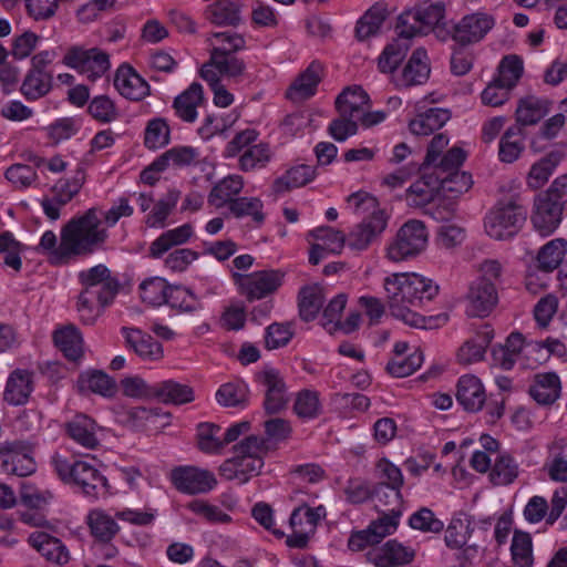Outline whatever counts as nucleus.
Instances as JSON below:
<instances>
[{
	"label": "nucleus",
	"mask_w": 567,
	"mask_h": 567,
	"mask_svg": "<svg viewBox=\"0 0 567 567\" xmlns=\"http://www.w3.org/2000/svg\"><path fill=\"white\" fill-rule=\"evenodd\" d=\"M91 533L101 542H110L120 530L114 518L102 509H94L87 515Z\"/></svg>",
	"instance_id": "3c124183"
},
{
	"label": "nucleus",
	"mask_w": 567,
	"mask_h": 567,
	"mask_svg": "<svg viewBox=\"0 0 567 567\" xmlns=\"http://www.w3.org/2000/svg\"><path fill=\"white\" fill-rule=\"evenodd\" d=\"M246 71V63L244 60L237 58L235 54L209 56L200 69V76L206 82H215L220 80L221 76L238 81Z\"/></svg>",
	"instance_id": "2eb2a0df"
},
{
	"label": "nucleus",
	"mask_w": 567,
	"mask_h": 567,
	"mask_svg": "<svg viewBox=\"0 0 567 567\" xmlns=\"http://www.w3.org/2000/svg\"><path fill=\"white\" fill-rule=\"evenodd\" d=\"M323 290L318 285L307 286L299 291V313L302 320H313L323 305Z\"/></svg>",
	"instance_id": "c03bdc74"
},
{
	"label": "nucleus",
	"mask_w": 567,
	"mask_h": 567,
	"mask_svg": "<svg viewBox=\"0 0 567 567\" xmlns=\"http://www.w3.org/2000/svg\"><path fill=\"white\" fill-rule=\"evenodd\" d=\"M33 446L27 441H7L0 444V471L17 476H28L35 472Z\"/></svg>",
	"instance_id": "6e6552de"
},
{
	"label": "nucleus",
	"mask_w": 567,
	"mask_h": 567,
	"mask_svg": "<svg viewBox=\"0 0 567 567\" xmlns=\"http://www.w3.org/2000/svg\"><path fill=\"white\" fill-rule=\"evenodd\" d=\"M444 16L445 6L442 1L426 4L420 1L416 8L403 12L395 27L398 39L386 45L379 58L381 72H393L410 49V40L439 29Z\"/></svg>",
	"instance_id": "f03ea898"
},
{
	"label": "nucleus",
	"mask_w": 567,
	"mask_h": 567,
	"mask_svg": "<svg viewBox=\"0 0 567 567\" xmlns=\"http://www.w3.org/2000/svg\"><path fill=\"white\" fill-rule=\"evenodd\" d=\"M348 204L358 215L369 214L349 233L347 245L354 251H363L377 240L388 226L389 216L379 207L378 199L367 192L353 193L348 197Z\"/></svg>",
	"instance_id": "20e7f679"
},
{
	"label": "nucleus",
	"mask_w": 567,
	"mask_h": 567,
	"mask_svg": "<svg viewBox=\"0 0 567 567\" xmlns=\"http://www.w3.org/2000/svg\"><path fill=\"white\" fill-rule=\"evenodd\" d=\"M122 332L126 346L142 360L157 361L163 358L162 344L150 334L133 328H123Z\"/></svg>",
	"instance_id": "393cba45"
},
{
	"label": "nucleus",
	"mask_w": 567,
	"mask_h": 567,
	"mask_svg": "<svg viewBox=\"0 0 567 567\" xmlns=\"http://www.w3.org/2000/svg\"><path fill=\"white\" fill-rule=\"evenodd\" d=\"M171 478L179 492L189 495L208 493L217 485V480L212 472L194 466L174 468Z\"/></svg>",
	"instance_id": "ddd939ff"
},
{
	"label": "nucleus",
	"mask_w": 567,
	"mask_h": 567,
	"mask_svg": "<svg viewBox=\"0 0 567 567\" xmlns=\"http://www.w3.org/2000/svg\"><path fill=\"white\" fill-rule=\"evenodd\" d=\"M494 18L486 12L464 16L454 27L452 38L461 45L480 42L494 27Z\"/></svg>",
	"instance_id": "4468645a"
},
{
	"label": "nucleus",
	"mask_w": 567,
	"mask_h": 567,
	"mask_svg": "<svg viewBox=\"0 0 567 567\" xmlns=\"http://www.w3.org/2000/svg\"><path fill=\"white\" fill-rule=\"evenodd\" d=\"M293 410L296 414L301 419H316L321 413L319 393L309 389L299 391L296 394Z\"/></svg>",
	"instance_id": "4d7b16f0"
},
{
	"label": "nucleus",
	"mask_w": 567,
	"mask_h": 567,
	"mask_svg": "<svg viewBox=\"0 0 567 567\" xmlns=\"http://www.w3.org/2000/svg\"><path fill=\"white\" fill-rule=\"evenodd\" d=\"M63 63L78 70L91 81L101 78L110 69L109 54L99 48L73 47L65 53Z\"/></svg>",
	"instance_id": "1a4fd4ad"
},
{
	"label": "nucleus",
	"mask_w": 567,
	"mask_h": 567,
	"mask_svg": "<svg viewBox=\"0 0 567 567\" xmlns=\"http://www.w3.org/2000/svg\"><path fill=\"white\" fill-rule=\"evenodd\" d=\"M526 216V209L516 197L501 199L485 216V231L496 240L511 239L518 234Z\"/></svg>",
	"instance_id": "423d86ee"
},
{
	"label": "nucleus",
	"mask_w": 567,
	"mask_h": 567,
	"mask_svg": "<svg viewBox=\"0 0 567 567\" xmlns=\"http://www.w3.org/2000/svg\"><path fill=\"white\" fill-rule=\"evenodd\" d=\"M272 152L267 143L252 144L239 156L238 167L243 172L265 168L271 161Z\"/></svg>",
	"instance_id": "a18cd8bd"
},
{
	"label": "nucleus",
	"mask_w": 567,
	"mask_h": 567,
	"mask_svg": "<svg viewBox=\"0 0 567 567\" xmlns=\"http://www.w3.org/2000/svg\"><path fill=\"white\" fill-rule=\"evenodd\" d=\"M264 466L261 458H246L234 454L231 458L226 460L219 466V474L227 481H238L240 484L247 483L251 477L260 474Z\"/></svg>",
	"instance_id": "4be33fe9"
},
{
	"label": "nucleus",
	"mask_w": 567,
	"mask_h": 567,
	"mask_svg": "<svg viewBox=\"0 0 567 567\" xmlns=\"http://www.w3.org/2000/svg\"><path fill=\"white\" fill-rule=\"evenodd\" d=\"M518 474V464L505 453L495 458L489 477L495 485H508L517 478Z\"/></svg>",
	"instance_id": "864d4df0"
},
{
	"label": "nucleus",
	"mask_w": 567,
	"mask_h": 567,
	"mask_svg": "<svg viewBox=\"0 0 567 567\" xmlns=\"http://www.w3.org/2000/svg\"><path fill=\"white\" fill-rule=\"evenodd\" d=\"M523 131L519 126H511L499 141L498 156L504 163L515 162L524 150Z\"/></svg>",
	"instance_id": "603ef678"
},
{
	"label": "nucleus",
	"mask_w": 567,
	"mask_h": 567,
	"mask_svg": "<svg viewBox=\"0 0 567 567\" xmlns=\"http://www.w3.org/2000/svg\"><path fill=\"white\" fill-rule=\"evenodd\" d=\"M511 551L513 560L517 566H533V543L532 537L528 533L522 530L514 532Z\"/></svg>",
	"instance_id": "13d9d810"
},
{
	"label": "nucleus",
	"mask_w": 567,
	"mask_h": 567,
	"mask_svg": "<svg viewBox=\"0 0 567 567\" xmlns=\"http://www.w3.org/2000/svg\"><path fill=\"white\" fill-rule=\"evenodd\" d=\"M530 396L540 405L554 404L561 394V382L555 372L536 373L529 386Z\"/></svg>",
	"instance_id": "bb28decb"
},
{
	"label": "nucleus",
	"mask_w": 567,
	"mask_h": 567,
	"mask_svg": "<svg viewBox=\"0 0 567 567\" xmlns=\"http://www.w3.org/2000/svg\"><path fill=\"white\" fill-rule=\"evenodd\" d=\"M165 303L182 312H196L202 309L200 300L189 289L182 286L169 288Z\"/></svg>",
	"instance_id": "6e6d98bb"
},
{
	"label": "nucleus",
	"mask_w": 567,
	"mask_h": 567,
	"mask_svg": "<svg viewBox=\"0 0 567 567\" xmlns=\"http://www.w3.org/2000/svg\"><path fill=\"white\" fill-rule=\"evenodd\" d=\"M450 117L447 110L433 107L411 120L409 127L411 133L416 136H427L440 130Z\"/></svg>",
	"instance_id": "4c0bfd02"
},
{
	"label": "nucleus",
	"mask_w": 567,
	"mask_h": 567,
	"mask_svg": "<svg viewBox=\"0 0 567 567\" xmlns=\"http://www.w3.org/2000/svg\"><path fill=\"white\" fill-rule=\"evenodd\" d=\"M68 435L79 445L94 450L99 446L97 424L84 414L75 415L65 424Z\"/></svg>",
	"instance_id": "c85d7f7f"
},
{
	"label": "nucleus",
	"mask_w": 567,
	"mask_h": 567,
	"mask_svg": "<svg viewBox=\"0 0 567 567\" xmlns=\"http://www.w3.org/2000/svg\"><path fill=\"white\" fill-rule=\"evenodd\" d=\"M151 395L165 404L181 405L194 401L193 389L173 380L152 384Z\"/></svg>",
	"instance_id": "7c9ffc66"
},
{
	"label": "nucleus",
	"mask_w": 567,
	"mask_h": 567,
	"mask_svg": "<svg viewBox=\"0 0 567 567\" xmlns=\"http://www.w3.org/2000/svg\"><path fill=\"white\" fill-rule=\"evenodd\" d=\"M563 213V208L538 194L534 199V209L532 214L534 228L542 236H549L559 226Z\"/></svg>",
	"instance_id": "aec40b11"
},
{
	"label": "nucleus",
	"mask_w": 567,
	"mask_h": 567,
	"mask_svg": "<svg viewBox=\"0 0 567 567\" xmlns=\"http://www.w3.org/2000/svg\"><path fill=\"white\" fill-rule=\"evenodd\" d=\"M430 72L427 53L419 48L412 53L404 69L394 76V84L399 89L421 85L427 81Z\"/></svg>",
	"instance_id": "a211bd4d"
},
{
	"label": "nucleus",
	"mask_w": 567,
	"mask_h": 567,
	"mask_svg": "<svg viewBox=\"0 0 567 567\" xmlns=\"http://www.w3.org/2000/svg\"><path fill=\"white\" fill-rule=\"evenodd\" d=\"M52 80V72H35L29 70L22 82L21 92L28 100H38L50 92Z\"/></svg>",
	"instance_id": "de8ad7c7"
},
{
	"label": "nucleus",
	"mask_w": 567,
	"mask_h": 567,
	"mask_svg": "<svg viewBox=\"0 0 567 567\" xmlns=\"http://www.w3.org/2000/svg\"><path fill=\"white\" fill-rule=\"evenodd\" d=\"M566 156V146L556 145L545 157L533 164L527 177V184L533 189H539L548 181L555 168Z\"/></svg>",
	"instance_id": "a878e982"
},
{
	"label": "nucleus",
	"mask_w": 567,
	"mask_h": 567,
	"mask_svg": "<svg viewBox=\"0 0 567 567\" xmlns=\"http://www.w3.org/2000/svg\"><path fill=\"white\" fill-rule=\"evenodd\" d=\"M240 292L249 301L265 298L275 292L282 282V274L278 270H262L250 275H234Z\"/></svg>",
	"instance_id": "9b49d317"
},
{
	"label": "nucleus",
	"mask_w": 567,
	"mask_h": 567,
	"mask_svg": "<svg viewBox=\"0 0 567 567\" xmlns=\"http://www.w3.org/2000/svg\"><path fill=\"white\" fill-rule=\"evenodd\" d=\"M262 207V202L257 197H237L230 202L228 209L236 218L250 216L254 221L261 224L265 219Z\"/></svg>",
	"instance_id": "bf43d9fd"
},
{
	"label": "nucleus",
	"mask_w": 567,
	"mask_h": 567,
	"mask_svg": "<svg viewBox=\"0 0 567 567\" xmlns=\"http://www.w3.org/2000/svg\"><path fill=\"white\" fill-rule=\"evenodd\" d=\"M204 102L203 86L192 83L188 89L174 99L173 109L177 117L187 123L197 118V109Z\"/></svg>",
	"instance_id": "c756f323"
},
{
	"label": "nucleus",
	"mask_w": 567,
	"mask_h": 567,
	"mask_svg": "<svg viewBox=\"0 0 567 567\" xmlns=\"http://www.w3.org/2000/svg\"><path fill=\"white\" fill-rule=\"evenodd\" d=\"M4 177L17 189H27L39 183L35 168L27 164H12L6 169Z\"/></svg>",
	"instance_id": "e2e57ef3"
},
{
	"label": "nucleus",
	"mask_w": 567,
	"mask_h": 567,
	"mask_svg": "<svg viewBox=\"0 0 567 567\" xmlns=\"http://www.w3.org/2000/svg\"><path fill=\"white\" fill-rule=\"evenodd\" d=\"M114 86L131 101H141L150 94L148 83L128 64H122L115 73Z\"/></svg>",
	"instance_id": "6ab92c4d"
},
{
	"label": "nucleus",
	"mask_w": 567,
	"mask_h": 567,
	"mask_svg": "<svg viewBox=\"0 0 567 567\" xmlns=\"http://www.w3.org/2000/svg\"><path fill=\"white\" fill-rule=\"evenodd\" d=\"M169 288L171 286L163 278L146 279L140 285L141 298L143 302L151 306H161L166 302Z\"/></svg>",
	"instance_id": "052dcab7"
},
{
	"label": "nucleus",
	"mask_w": 567,
	"mask_h": 567,
	"mask_svg": "<svg viewBox=\"0 0 567 567\" xmlns=\"http://www.w3.org/2000/svg\"><path fill=\"white\" fill-rule=\"evenodd\" d=\"M429 234L425 225L416 219L404 223L386 248V257L394 262L413 258L427 245Z\"/></svg>",
	"instance_id": "0eeeda50"
},
{
	"label": "nucleus",
	"mask_w": 567,
	"mask_h": 567,
	"mask_svg": "<svg viewBox=\"0 0 567 567\" xmlns=\"http://www.w3.org/2000/svg\"><path fill=\"white\" fill-rule=\"evenodd\" d=\"M107 231L101 227L96 208L87 209L82 216L72 218L61 230L58 262H71L79 256H87L103 246Z\"/></svg>",
	"instance_id": "7ed1b4c3"
},
{
	"label": "nucleus",
	"mask_w": 567,
	"mask_h": 567,
	"mask_svg": "<svg viewBox=\"0 0 567 567\" xmlns=\"http://www.w3.org/2000/svg\"><path fill=\"white\" fill-rule=\"evenodd\" d=\"M524 347V337L519 332L511 333L504 346L493 350L496 363L504 370H511L516 363Z\"/></svg>",
	"instance_id": "49530a36"
},
{
	"label": "nucleus",
	"mask_w": 567,
	"mask_h": 567,
	"mask_svg": "<svg viewBox=\"0 0 567 567\" xmlns=\"http://www.w3.org/2000/svg\"><path fill=\"white\" fill-rule=\"evenodd\" d=\"M193 235V227L184 224L163 233L150 246V255L154 258L162 257L172 247L185 244Z\"/></svg>",
	"instance_id": "a19ab883"
},
{
	"label": "nucleus",
	"mask_w": 567,
	"mask_h": 567,
	"mask_svg": "<svg viewBox=\"0 0 567 567\" xmlns=\"http://www.w3.org/2000/svg\"><path fill=\"white\" fill-rule=\"evenodd\" d=\"M85 181V174L79 168L74 176L69 179H59L52 187L53 196L59 204H68L79 194Z\"/></svg>",
	"instance_id": "680f3d73"
},
{
	"label": "nucleus",
	"mask_w": 567,
	"mask_h": 567,
	"mask_svg": "<svg viewBox=\"0 0 567 567\" xmlns=\"http://www.w3.org/2000/svg\"><path fill=\"white\" fill-rule=\"evenodd\" d=\"M199 157V151L193 146H175L156 161L155 166L159 169H166L168 166L183 167L195 163Z\"/></svg>",
	"instance_id": "8fccbe9b"
},
{
	"label": "nucleus",
	"mask_w": 567,
	"mask_h": 567,
	"mask_svg": "<svg viewBox=\"0 0 567 567\" xmlns=\"http://www.w3.org/2000/svg\"><path fill=\"white\" fill-rule=\"evenodd\" d=\"M79 385L82 390H90L102 396L111 398L116 393V383L103 371H91L82 373L79 378Z\"/></svg>",
	"instance_id": "09e8293b"
},
{
	"label": "nucleus",
	"mask_w": 567,
	"mask_h": 567,
	"mask_svg": "<svg viewBox=\"0 0 567 567\" xmlns=\"http://www.w3.org/2000/svg\"><path fill=\"white\" fill-rule=\"evenodd\" d=\"M436 192H440V181L424 171L421 178L408 188L406 200L410 206L421 207L432 202Z\"/></svg>",
	"instance_id": "f704fd0d"
},
{
	"label": "nucleus",
	"mask_w": 567,
	"mask_h": 567,
	"mask_svg": "<svg viewBox=\"0 0 567 567\" xmlns=\"http://www.w3.org/2000/svg\"><path fill=\"white\" fill-rule=\"evenodd\" d=\"M243 188L244 178L240 175H228L214 185L208 195V203L216 208H221L226 205L229 207L230 202L235 200V196Z\"/></svg>",
	"instance_id": "72a5a7b5"
},
{
	"label": "nucleus",
	"mask_w": 567,
	"mask_h": 567,
	"mask_svg": "<svg viewBox=\"0 0 567 567\" xmlns=\"http://www.w3.org/2000/svg\"><path fill=\"white\" fill-rule=\"evenodd\" d=\"M51 464L58 476L64 483L79 486L90 497H97L105 491L106 478L90 463L54 453Z\"/></svg>",
	"instance_id": "39448f33"
},
{
	"label": "nucleus",
	"mask_w": 567,
	"mask_h": 567,
	"mask_svg": "<svg viewBox=\"0 0 567 567\" xmlns=\"http://www.w3.org/2000/svg\"><path fill=\"white\" fill-rule=\"evenodd\" d=\"M265 392L264 408L268 414L279 413L288 403L287 385L281 373L271 367L264 368L256 375Z\"/></svg>",
	"instance_id": "f8f14e48"
},
{
	"label": "nucleus",
	"mask_w": 567,
	"mask_h": 567,
	"mask_svg": "<svg viewBox=\"0 0 567 567\" xmlns=\"http://www.w3.org/2000/svg\"><path fill=\"white\" fill-rule=\"evenodd\" d=\"M466 313L473 318L487 317L498 302V295L493 284L474 281L466 296Z\"/></svg>",
	"instance_id": "dca6fc26"
},
{
	"label": "nucleus",
	"mask_w": 567,
	"mask_h": 567,
	"mask_svg": "<svg viewBox=\"0 0 567 567\" xmlns=\"http://www.w3.org/2000/svg\"><path fill=\"white\" fill-rule=\"evenodd\" d=\"M414 555L412 548L391 539L380 547L370 549L365 556L375 567H396L411 563Z\"/></svg>",
	"instance_id": "f3484780"
},
{
	"label": "nucleus",
	"mask_w": 567,
	"mask_h": 567,
	"mask_svg": "<svg viewBox=\"0 0 567 567\" xmlns=\"http://www.w3.org/2000/svg\"><path fill=\"white\" fill-rule=\"evenodd\" d=\"M206 19L217 27H237L240 23V9L231 0H215L205 10Z\"/></svg>",
	"instance_id": "e433bc0d"
},
{
	"label": "nucleus",
	"mask_w": 567,
	"mask_h": 567,
	"mask_svg": "<svg viewBox=\"0 0 567 567\" xmlns=\"http://www.w3.org/2000/svg\"><path fill=\"white\" fill-rule=\"evenodd\" d=\"M209 56L231 55L246 48V40L235 32H214L207 35Z\"/></svg>",
	"instance_id": "c9c22d12"
},
{
	"label": "nucleus",
	"mask_w": 567,
	"mask_h": 567,
	"mask_svg": "<svg viewBox=\"0 0 567 567\" xmlns=\"http://www.w3.org/2000/svg\"><path fill=\"white\" fill-rule=\"evenodd\" d=\"M324 516L323 506L312 508L302 505L293 509L289 519L292 533L287 536V545L292 548H305L310 537L315 535L319 520Z\"/></svg>",
	"instance_id": "9d476101"
},
{
	"label": "nucleus",
	"mask_w": 567,
	"mask_h": 567,
	"mask_svg": "<svg viewBox=\"0 0 567 567\" xmlns=\"http://www.w3.org/2000/svg\"><path fill=\"white\" fill-rule=\"evenodd\" d=\"M54 343L69 360L76 361L83 355V338L80 330L69 324L53 334Z\"/></svg>",
	"instance_id": "ea45409f"
},
{
	"label": "nucleus",
	"mask_w": 567,
	"mask_h": 567,
	"mask_svg": "<svg viewBox=\"0 0 567 567\" xmlns=\"http://www.w3.org/2000/svg\"><path fill=\"white\" fill-rule=\"evenodd\" d=\"M456 400L466 411H480L486 401L481 380L471 374L461 377L457 382Z\"/></svg>",
	"instance_id": "5701e85b"
},
{
	"label": "nucleus",
	"mask_w": 567,
	"mask_h": 567,
	"mask_svg": "<svg viewBox=\"0 0 567 567\" xmlns=\"http://www.w3.org/2000/svg\"><path fill=\"white\" fill-rule=\"evenodd\" d=\"M179 196V190L169 189L161 199L154 204L151 213L146 216L145 224L151 228L165 227L166 219L175 209Z\"/></svg>",
	"instance_id": "37998d69"
},
{
	"label": "nucleus",
	"mask_w": 567,
	"mask_h": 567,
	"mask_svg": "<svg viewBox=\"0 0 567 567\" xmlns=\"http://www.w3.org/2000/svg\"><path fill=\"white\" fill-rule=\"evenodd\" d=\"M523 60L517 55L503 58L498 65V75L495 78L508 89H513L523 74Z\"/></svg>",
	"instance_id": "338daca9"
},
{
	"label": "nucleus",
	"mask_w": 567,
	"mask_h": 567,
	"mask_svg": "<svg viewBox=\"0 0 567 567\" xmlns=\"http://www.w3.org/2000/svg\"><path fill=\"white\" fill-rule=\"evenodd\" d=\"M565 250L566 241L564 239H553L547 243L537 256L539 268L545 271H553L561 262Z\"/></svg>",
	"instance_id": "0e129e2a"
},
{
	"label": "nucleus",
	"mask_w": 567,
	"mask_h": 567,
	"mask_svg": "<svg viewBox=\"0 0 567 567\" xmlns=\"http://www.w3.org/2000/svg\"><path fill=\"white\" fill-rule=\"evenodd\" d=\"M215 396L223 406H240L247 401L248 386L244 382H228L220 385Z\"/></svg>",
	"instance_id": "69168bd1"
},
{
	"label": "nucleus",
	"mask_w": 567,
	"mask_h": 567,
	"mask_svg": "<svg viewBox=\"0 0 567 567\" xmlns=\"http://www.w3.org/2000/svg\"><path fill=\"white\" fill-rule=\"evenodd\" d=\"M315 176L316 169L310 165L300 164L293 166L289 168L284 175L274 181L272 190L276 194H284L291 190L292 188L305 186L311 182Z\"/></svg>",
	"instance_id": "58836bf2"
},
{
	"label": "nucleus",
	"mask_w": 567,
	"mask_h": 567,
	"mask_svg": "<svg viewBox=\"0 0 567 567\" xmlns=\"http://www.w3.org/2000/svg\"><path fill=\"white\" fill-rule=\"evenodd\" d=\"M549 112V102L536 96L520 99L515 112L516 121L520 125H534Z\"/></svg>",
	"instance_id": "79ce46f5"
},
{
	"label": "nucleus",
	"mask_w": 567,
	"mask_h": 567,
	"mask_svg": "<svg viewBox=\"0 0 567 567\" xmlns=\"http://www.w3.org/2000/svg\"><path fill=\"white\" fill-rule=\"evenodd\" d=\"M388 307L393 317L414 328H434L449 321L446 313L429 319L413 308L433 300L439 293V285L431 278L415 272L392 274L384 279Z\"/></svg>",
	"instance_id": "f257e3e1"
},
{
	"label": "nucleus",
	"mask_w": 567,
	"mask_h": 567,
	"mask_svg": "<svg viewBox=\"0 0 567 567\" xmlns=\"http://www.w3.org/2000/svg\"><path fill=\"white\" fill-rule=\"evenodd\" d=\"M378 470L380 472L381 482L375 485L373 496L378 501H382V493L389 489L391 491L392 501H385V505H400L402 498L400 489L403 485L401 470L388 460L379 461Z\"/></svg>",
	"instance_id": "412c9836"
},
{
	"label": "nucleus",
	"mask_w": 567,
	"mask_h": 567,
	"mask_svg": "<svg viewBox=\"0 0 567 567\" xmlns=\"http://www.w3.org/2000/svg\"><path fill=\"white\" fill-rule=\"evenodd\" d=\"M321 65L312 62L289 86L286 96L292 102H301L316 93L321 80Z\"/></svg>",
	"instance_id": "cd10ccee"
},
{
	"label": "nucleus",
	"mask_w": 567,
	"mask_h": 567,
	"mask_svg": "<svg viewBox=\"0 0 567 567\" xmlns=\"http://www.w3.org/2000/svg\"><path fill=\"white\" fill-rule=\"evenodd\" d=\"M369 95L360 86L344 89L336 100V107L341 116L358 120L363 116V110L369 109Z\"/></svg>",
	"instance_id": "473e14b6"
},
{
	"label": "nucleus",
	"mask_w": 567,
	"mask_h": 567,
	"mask_svg": "<svg viewBox=\"0 0 567 567\" xmlns=\"http://www.w3.org/2000/svg\"><path fill=\"white\" fill-rule=\"evenodd\" d=\"M33 391V374L17 369L8 378L3 392L4 401L10 405H24Z\"/></svg>",
	"instance_id": "b1692460"
},
{
	"label": "nucleus",
	"mask_w": 567,
	"mask_h": 567,
	"mask_svg": "<svg viewBox=\"0 0 567 567\" xmlns=\"http://www.w3.org/2000/svg\"><path fill=\"white\" fill-rule=\"evenodd\" d=\"M385 8L377 4L370 8L358 21L355 33L359 40H365L378 33L385 20Z\"/></svg>",
	"instance_id": "5fc2aeb1"
},
{
	"label": "nucleus",
	"mask_w": 567,
	"mask_h": 567,
	"mask_svg": "<svg viewBox=\"0 0 567 567\" xmlns=\"http://www.w3.org/2000/svg\"><path fill=\"white\" fill-rule=\"evenodd\" d=\"M29 544L35 548L47 560L56 565L69 561V551L60 539L43 532H35L29 536Z\"/></svg>",
	"instance_id": "2f4dec72"
},
{
	"label": "nucleus",
	"mask_w": 567,
	"mask_h": 567,
	"mask_svg": "<svg viewBox=\"0 0 567 567\" xmlns=\"http://www.w3.org/2000/svg\"><path fill=\"white\" fill-rule=\"evenodd\" d=\"M439 181L440 190L453 198L466 193L473 185L472 176L466 172L445 174Z\"/></svg>",
	"instance_id": "774afa93"
}]
</instances>
